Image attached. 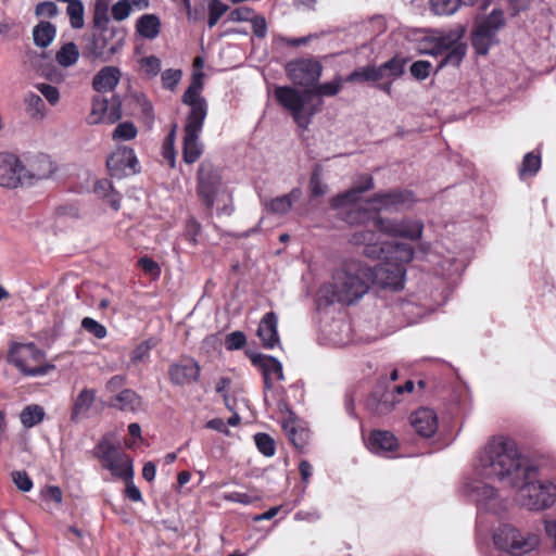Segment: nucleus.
Segmentation results:
<instances>
[{"label": "nucleus", "mask_w": 556, "mask_h": 556, "mask_svg": "<svg viewBox=\"0 0 556 556\" xmlns=\"http://www.w3.org/2000/svg\"><path fill=\"white\" fill-rule=\"evenodd\" d=\"M517 490L519 504L529 510H544L556 502V482L538 480V468L522 456L514 441L497 437L479 452L472 475L464 479L463 492L478 508L501 516L507 502L489 481Z\"/></svg>", "instance_id": "1"}, {"label": "nucleus", "mask_w": 556, "mask_h": 556, "mask_svg": "<svg viewBox=\"0 0 556 556\" xmlns=\"http://www.w3.org/2000/svg\"><path fill=\"white\" fill-rule=\"evenodd\" d=\"M351 242L364 245V254L374 260L383 258V262L370 267L369 281L382 288L401 290L404 287L406 275L405 265L414 257L410 244L399 242H384L381 235L372 230L355 231Z\"/></svg>", "instance_id": "2"}, {"label": "nucleus", "mask_w": 556, "mask_h": 556, "mask_svg": "<svg viewBox=\"0 0 556 556\" xmlns=\"http://www.w3.org/2000/svg\"><path fill=\"white\" fill-rule=\"evenodd\" d=\"M374 188V179L369 175H361L355 186L331 199L333 208L344 210V219L346 223L366 224L372 220V225L381 233L390 237H402L410 240H417L422 235L424 225L419 220H393L376 217L371 212L370 204L367 201L361 202L362 194Z\"/></svg>", "instance_id": "3"}, {"label": "nucleus", "mask_w": 556, "mask_h": 556, "mask_svg": "<svg viewBox=\"0 0 556 556\" xmlns=\"http://www.w3.org/2000/svg\"><path fill=\"white\" fill-rule=\"evenodd\" d=\"M370 267L357 260H346L336 270L333 281L323 286L317 293V304L330 305L334 302L351 305L368 291Z\"/></svg>", "instance_id": "4"}, {"label": "nucleus", "mask_w": 556, "mask_h": 556, "mask_svg": "<svg viewBox=\"0 0 556 556\" xmlns=\"http://www.w3.org/2000/svg\"><path fill=\"white\" fill-rule=\"evenodd\" d=\"M343 81L341 77H337L333 81L318 85L314 90L307 89L303 91L288 86L276 87L275 98L285 110L291 113L295 124L305 129L323 105V100H315V97H333L338 94L342 89Z\"/></svg>", "instance_id": "5"}, {"label": "nucleus", "mask_w": 556, "mask_h": 556, "mask_svg": "<svg viewBox=\"0 0 556 556\" xmlns=\"http://www.w3.org/2000/svg\"><path fill=\"white\" fill-rule=\"evenodd\" d=\"M202 88L200 76L194 77L182 96V103L190 108L184 126L182 142V159L187 164L195 163L204 150L200 135L207 116V102L201 96Z\"/></svg>", "instance_id": "6"}, {"label": "nucleus", "mask_w": 556, "mask_h": 556, "mask_svg": "<svg viewBox=\"0 0 556 556\" xmlns=\"http://www.w3.org/2000/svg\"><path fill=\"white\" fill-rule=\"evenodd\" d=\"M45 358V352L31 342H13L8 353V362L15 366L24 376L29 377L46 376L55 368L53 364H41Z\"/></svg>", "instance_id": "7"}, {"label": "nucleus", "mask_w": 556, "mask_h": 556, "mask_svg": "<svg viewBox=\"0 0 556 556\" xmlns=\"http://www.w3.org/2000/svg\"><path fill=\"white\" fill-rule=\"evenodd\" d=\"M494 546L509 556H522L534 551L540 543L536 534L503 523L493 532Z\"/></svg>", "instance_id": "8"}, {"label": "nucleus", "mask_w": 556, "mask_h": 556, "mask_svg": "<svg viewBox=\"0 0 556 556\" xmlns=\"http://www.w3.org/2000/svg\"><path fill=\"white\" fill-rule=\"evenodd\" d=\"M126 29L121 26L96 29L87 43V54L101 62H110L125 45Z\"/></svg>", "instance_id": "9"}, {"label": "nucleus", "mask_w": 556, "mask_h": 556, "mask_svg": "<svg viewBox=\"0 0 556 556\" xmlns=\"http://www.w3.org/2000/svg\"><path fill=\"white\" fill-rule=\"evenodd\" d=\"M504 12L493 9L489 15L476 22L471 31V45L479 55H486L498 43L497 34L505 26Z\"/></svg>", "instance_id": "10"}, {"label": "nucleus", "mask_w": 556, "mask_h": 556, "mask_svg": "<svg viewBox=\"0 0 556 556\" xmlns=\"http://www.w3.org/2000/svg\"><path fill=\"white\" fill-rule=\"evenodd\" d=\"M465 34L463 27L441 33L434 38L433 47L426 52L432 55H441L438 67L445 65L458 66L466 55L467 47L462 42Z\"/></svg>", "instance_id": "11"}, {"label": "nucleus", "mask_w": 556, "mask_h": 556, "mask_svg": "<svg viewBox=\"0 0 556 556\" xmlns=\"http://www.w3.org/2000/svg\"><path fill=\"white\" fill-rule=\"evenodd\" d=\"M94 456L104 469L122 480L134 479L132 459L122 453L108 437H103L94 448Z\"/></svg>", "instance_id": "12"}, {"label": "nucleus", "mask_w": 556, "mask_h": 556, "mask_svg": "<svg viewBox=\"0 0 556 556\" xmlns=\"http://www.w3.org/2000/svg\"><path fill=\"white\" fill-rule=\"evenodd\" d=\"M197 193L207 210H212L216 197L223 190L219 169L211 162L204 161L200 164L197 173Z\"/></svg>", "instance_id": "13"}, {"label": "nucleus", "mask_w": 556, "mask_h": 556, "mask_svg": "<svg viewBox=\"0 0 556 556\" xmlns=\"http://www.w3.org/2000/svg\"><path fill=\"white\" fill-rule=\"evenodd\" d=\"M323 66L314 59H300L289 62L287 73L289 78L299 86L315 85L321 76Z\"/></svg>", "instance_id": "14"}, {"label": "nucleus", "mask_w": 556, "mask_h": 556, "mask_svg": "<svg viewBox=\"0 0 556 556\" xmlns=\"http://www.w3.org/2000/svg\"><path fill=\"white\" fill-rule=\"evenodd\" d=\"M122 117V104L118 97L111 100L103 96H97L92 100L91 112L88 116L89 124H114Z\"/></svg>", "instance_id": "15"}, {"label": "nucleus", "mask_w": 556, "mask_h": 556, "mask_svg": "<svg viewBox=\"0 0 556 556\" xmlns=\"http://www.w3.org/2000/svg\"><path fill=\"white\" fill-rule=\"evenodd\" d=\"M414 194L408 190H393L384 193H376L367 204H370L371 212L376 217L377 212L382 210H404L412 206L414 203Z\"/></svg>", "instance_id": "16"}, {"label": "nucleus", "mask_w": 556, "mask_h": 556, "mask_svg": "<svg viewBox=\"0 0 556 556\" xmlns=\"http://www.w3.org/2000/svg\"><path fill=\"white\" fill-rule=\"evenodd\" d=\"M138 160L132 149L118 148L106 159V166L112 176L122 178L137 172Z\"/></svg>", "instance_id": "17"}, {"label": "nucleus", "mask_w": 556, "mask_h": 556, "mask_svg": "<svg viewBox=\"0 0 556 556\" xmlns=\"http://www.w3.org/2000/svg\"><path fill=\"white\" fill-rule=\"evenodd\" d=\"M400 401L401 399L397 391H395V386L384 387L382 383H379L367 399L366 406L374 414L384 415Z\"/></svg>", "instance_id": "18"}, {"label": "nucleus", "mask_w": 556, "mask_h": 556, "mask_svg": "<svg viewBox=\"0 0 556 556\" xmlns=\"http://www.w3.org/2000/svg\"><path fill=\"white\" fill-rule=\"evenodd\" d=\"M24 165L14 154L0 153V186L16 188L24 185Z\"/></svg>", "instance_id": "19"}, {"label": "nucleus", "mask_w": 556, "mask_h": 556, "mask_svg": "<svg viewBox=\"0 0 556 556\" xmlns=\"http://www.w3.org/2000/svg\"><path fill=\"white\" fill-rule=\"evenodd\" d=\"M200 366L193 358H181L168 367V377L175 386L197 382L200 378Z\"/></svg>", "instance_id": "20"}, {"label": "nucleus", "mask_w": 556, "mask_h": 556, "mask_svg": "<svg viewBox=\"0 0 556 556\" xmlns=\"http://www.w3.org/2000/svg\"><path fill=\"white\" fill-rule=\"evenodd\" d=\"M279 409L288 413V416L282 420L281 426L289 441L294 445V447L299 450L304 448L309 438L308 430L294 417L293 413L285 402L279 403Z\"/></svg>", "instance_id": "21"}, {"label": "nucleus", "mask_w": 556, "mask_h": 556, "mask_svg": "<svg viewBox=\"0 0 556 556\" xmlns=\"http://www.w3.org/2000/svg\"><path fill=\"white\" fill-rule=\"evenodd\" d=\"M53 172L54 166L48 155H36L28 160L26 166L24 165V185H33L38 180L47 179L53 174Z\"/></svg>", "instance_id": "22"}, {"label": "nucleus", "mask_w": 556, "mask_h": 556, "mask_svg": "<svg viewBox=\"0 0 556 556\" xmlns=\"http://www.w3.org/2000/svg\"><path fill=\"white\" fill-rule=\"evenodd\" d=\"M409 421L416 433L422 438H431L438 430V416L428 407H420L412 413Z\"/></svg>", "instance_id": "23"}, {"label": "nucleus", "mask_w": 556, "mask_h": 556, "mask_svg": "<svg viewBox=\"0 0 556 556\" xmlns=\"http://www.w3.org/2000/svg\"><path fill=\"white\" fill-rule=\"evenodd\" d=\"M278 316L274 312L266 313L260 321L257 337L265 349H274L280 344L278 334Z\"/></svg>", "instance_id": "24"}, {"label": "nucleus", "mask_w": 556, "mask_h": 556, "mask_svg": "<svg viewBox=\"0 0 556 556\" xmlns=\"http://www.w3.org/2000/svg\"><path fill=\"white\" fill-rule=\"evenodd\" d=\"M97 393L92 389L85 388L73 401L71 409V421L74 424L80 422L89 416V410L94 404Z\"/></svg>", "instance_id": "25"}, {"label": "nucleus", "mask_w": 556, "mask_h": 556, "mask_svg": "<svg viewBox=\"0 0 556 556\" xmlns=\"http://www.w3.org/2000/svg\"><path fill=\"white\" fill-rule=\"evenodd\" d=\"M122 77V72L116 66L102 67L92 78V88L99 92L113 91L118 85Z\"/></svg>", "instance_id": "26"}, {"label": "nucleus", "mask_w": 556, "mask_h": 556, "mask_svg": "<svg viewBox=\"0 0 556 556\" xmlns=\"http://www.w3.org/2000/svg\"><path fill=\"white\" fill-rule=\"evenodd\" d=\"M368 448L377 455H387L394 451L399 443L397 439L389 431H372L367 442Z\"/></svg>", "instance_id": "27"}, {"label": "nucleus", "mask_w": 556, "mask_h": 556, "mask_svg": "<svg viewBox=\"0 0 556 556\" xmlns=\"http://www.w3.org/2000/svg\"><path fill=\"white\" fill-rule=\"evenodd\" d=\"M251 361L262 370L263 377H270L279 381L285 379L282 364L276 357L256 354L251 356Z\"/></svg>", "instance_id": "28"}, {"label": "nucleus", "mask_w": 556, "mask_h": 556, "mask_svg": "<svg viewBox=\"0 0 556 556\" xmlns=\"http://www.w3.org/2000/svg\"><path fill=\"white\" fill-rule=\"evenodd\" d=\"M302 197L300 188H293L289 193L269 200L266 208L277 215H285L292 208L294 202Z\"/></svg>", "instance_id": "29"}, {"label": "nucleus", "mask_w": 556, "mask_h": 556, "mask_svg": "<svg viewBox=\"0 0 556 556\" xmlns=\"http://www.w3.org/2000/svg\"><path fill=\"white\" fill-rule=\"evenodd\" d=\"M137 31L147 39H154L160 34L161 22L154 14H144L137 22Z\"/></svg>", "instance_id": "30"}, {"label": "nucleus", "mask_w": 556, "mask_h": 556, "mask_svg": "<svg viewBox=\"0 0 556 556\" xmlns=\"http://www.w3.org/2000/svg\"><path fill=\"white\" fill-rule=\"evenodd\" d=\"M55 26L50 22L42 21L33 29V39L37 47L47 48L54 39Z\"/></svg>", "instance_id": "31"}, {"label": "nucleus", "mask_w": 556, "mask_h": 556, "mask_svg": "<svg viewBox=\"0 0 556 556\" xmlns=\"http://www.w3.org/2000/svg\"><path fill=\"white\" fill-rule=\"evenodd\" d=\"M79 50L76 43L66 42L64 43L55 54V61L62 67H70L77 63L79 59Z\"/></svg>", "instance_id": "32"}, {"label": "nucleus", "mask_w": 556, "mask_h": 556, "mask_svg": "<svg viewBox=\"0 0 556 556\" xmlns=\"http://www.w3.org/2000/svg\"><path fill=\"white\" fill-rule=\"evenodd\" d=\"M46 413L42 406L31 404L20 414V419L25 428H33L45 419Z\"/></svg>", "instance_id": "33"}, {"label": "nucleus", "mask_w": 556, "mask_h": 556, "mask_svg": "<svg viewBox=\"0 0 556 556\" xmlns=\"http://www.w3.org/2000/svg\"><path fill=\"white\" fill-rule=\"evenodd\" d=\"M111 0H96L92 23L94 29L98 28H109L110 25V16H109V8Z\"/></svg>", "instance_id": "34"}, {"label": "nucleus", "mask_w": 556, "mask_h": 556, "mask_svg": "<svg viewBox=\"0 0 556 556\" xmlns=\"http://www.w3.org/2000/svg\"><path fill=\"white\" fill-rule=\"evenodd\" d=\"M383 78V74L381 70H378L375 66H368L364 68L356 70L352 72L344 81L355 83V81H376Z\"/></svg>", "instance_id": "35"}, {"label": "nucleus", "mask_w": 556, "mask_h": 556, "mask_svg": "<svg viewBox=\"0 0 556 556\" xmlns=\"http://www.w3.org/2000/svg\"><path fill=\"white\" fill-rule=\"evenodd\" d=\"M117 404H114L123 410H137L140 407V397L130 389H125L116 395Z\"/></svg>", "instance_id": "36"}, {"label": "nucleus", "mask_w": 556, "mask_h": 556, "mask_svg": "<svg viewBox=\"0 0 556 556\" xmlns=\"http://www.w3.org/2000/svg\"><path fill=\"white\" fill-rule=\"evenodd\" d=\"M66 13L70 17L71 26L74 29H80L85 25V8L80 0L67 2Z\"/></svg>", "instance_id": "37"}, {"label": "nucleus", "mask_w": 556, "mask_h": 556, "mask_svg": "<svg viewBox=\"0 0 556 556\" xmlns=\"http://www.w3.org/2000/svg\"><path fill=\"white\" fill-rule=\"evenodd\" d=\"M63 333V321L58 319L52 326L41 329L36 338L45 345H51Z\"/></svg>", "instance_id": "38"}, {"label": "nucleus", "mask_w": 556, "mask_h": 556, "mask_svg": "<svg viewBox=\"0 0 556 556\" xmlns=\"http://www.w3.org/2000/svg\"><path fill=\"white\" fill-rule=\"evenodd\" d=\"M328 187L321 180V168L316 166L309 178V192L313 198H318L326 194Z\"/></svg>", "instance_id": "39"}, {"label": "nucleus", "mask_w": 556, "mask_h": 556, "mask_svg": "<svg viewBox=\"0 0 556 556\" xmlns=\"http://www.w3.org/2000/svg\"><path fill=\"white\" fill-rule=\"evenodd\" d=\"M430 3L438 15H451L459 9V0H430Z\"/></svg>", "instance_id": "40"}, {"label": "nucleus", "mask_w": 556, "mask_h": 556, "mask_svg": "<svg viewBox=\"0 0 556 556\" xmlns=\"http://www.w3.org/2000/svg\"><path fill=\"white\" fill-rule=\"evenodd\" d=\"M254 441L257 450L266 457H270L275 454L276 445L275 441L266 433H256Z\"/></svg>", "instance_id": "41"}, {"label": "nucleus", "mask_w": 556, "mask_h": 556, "mask_svg": "<svg viewBox=\"0 0 556 556\" xmlns=\"http://www.w3.org/2000/svg\"><path fill=\"white\" fill-rule=\"evenodd\" d=\"M228 5L219 0H212L208 4V20L207 25L213 28L218 20L227 12Z\"/></svg>", "instance_id": "42"}, {"label": "nucleus", "mask_w": 556, "mask_h": 556, "mask_svg": "<svg viewBox=\"0 0 556 556\" xmlns=\"http://www.w3.org/2000/svg\"><path fill=\"white\" fill-rule=\"evenodd\" d=\"M81 328L97 339H104L108 334L106 328L91 317L83 318Z\"/></svg>", "instance_id": "43"}, {"label": "nucleus", "mask_w": 556, "mask_h": 556, "mask_svg": "<svg viewBox=\"0 0 556 556\" xmlns=\"http://www.w3.org/2000/svg\"><path fill=\"white\" fill-rule=\"evenodd\" d=\"M540 166L541 157L538 154H534L533 152H529L523 157L520 174L534 175L540 169Z\"/></svg>", "instance_id": "44"}, {"label": "nucleus", "mask_w": 556, "mask_h": 556, "mask_svg": "<svg viewBox=\"0 0 556 556\" xmlns=\"http://www.w3.org/2000/svg\"><path fill=\"white\" fill-rule=\"evenodd\" d=\"M25 103L27 105V109L29 110V113L33 117L36 116H43V109L45 103L43 100L35 93H28L25 98Z\"/></svg>", "instance_id": "45"}, {"label": "nucleus", "mask_w": 556, "mask_h": 556, "mask_svg": "<svg viewBox=\"0 0 556 556\" xmlns=\"http://www.w3.org/2000/svg\"><path fill=\"white\" fill-rule=\"evenodd\" d=\"M137 135V129L135 125L130 122H124L117 125L114 129L113 138L121 140H130L134 139Z\"/></svg>", "instance_id": "46"}, {"label": "nucleus", "mask_w": 556, "mask_h": 556, "mask_svg": "<svg viewBox=\"0 0 556 556\" xmlns=\"http://www.w3.org/2000/svg\"><path fill=\"white\" fill-rule=\"evenodd\" d=\"M140 66L150 76H156L161 71V60L155 55L144 56L140 60Z\"/></svg>", "instance_id": "47"}, {"label": "nucleus", "mask_w": 556, "mask_h": 556, "mask_svg": "<svg viewBox=\"0 0 556 556\" xmlns=\"http://www.w3.org/2000/svg\"><path fill=\"white\" fill-rule=\"evenodd\" d=\"M432 64L429 61L420 60L410 65V74L418 80H424L430 75Z\"/></svg>", "instance_id": "48"}, {"label": "nucleus", "mask_w": 556, "mask_h": 556, "mask_svg": "<svg viewBox=\"0 0 556 556\" xmlns=\"http://www.w3.org/2000/svg\"><path fill=\"white\" fill-rule=\"evenodd\" d=\"M201 232V225L200 223L194 218L190 217L186 222L185 227V239L189 241L192 245H195L198 243V236Z\"/></svg>", "instance_id": "49"}, {"label": "nucleus", "mask_w": 556, "mask_h": 556, "mask_svg": "<svg viewBox=\"0 0 556 556\" xmlns=\"http://www.w3.org/2000/svg\"><path fill=\"white\" fill-rule=\"evenodd\" d=\"M247 343V337L242 331H233L226 336L225 346L228 351L242 349Z\"/></svg>", "instance_id": "50"}, {"label": "nucleus", "mask_w": 556, "mask_h": 556, "mask_svg": "<svg viewBox=\"0 0 556 556\" xmlns=\"http://www.w3.org/2000/svg\"><path fill=\"white\" fill-rule=\"evenodd\" d=\"M152 348L153 344L150 341H143L138 344L130 354L131 362L135 364L144 362L149 357Z\"/></svg>", "instance_id": "51"}, {"label": "nucleus", "mask_w": 556, "mask_h": 556, "mask_svg": "<svg viewBox=\"0 0 556 556\" xmlns=\"http://www.w3.org/2000/svg\"><path fill=\"white\" fill-rule=\"evenodd\" d=\"M12 480L16 488L22 492H29L33 489V481L24 470L13 471Z\"/></svg>", "instance_id": "52"}, {"label": "nucleus", "mask_w": 556, "mask_h": 556, "mask_svg": "<svg viewBox=\"0 0 556 556\" xmlns=\"http://www.w3.org/2000/svg\"><path fill=\"white\" fill-rule=\"evenodd\" d=\"M223 498L227 502L240 503L243 505H250L258 501V496L241 492L224 493Z\"/></svg>", "instance_id": "53"}, {"label": "nucleus", "mask_w": 556, "mask_h": 556, "mask_svg": "<svg viewBox=\"0 0 556 556\" xmlns=\"http://www.w3.org/2000/svg\"><path fill=\"white\" fill-rule=\"evenodd\" d=\"M180 70H166L162 74V83L165 89L174 90L181 78Z\"/></svg>", "instance_id": "54"}, {"label": "nucleus", "mask_w": 556, "mask_h": 556, "mask_svg": "<svg viewBox=\"0 0 556 556\" xmlns=\"http://www.w3.org/2000/svg\"><path fill=\"white\" fill-rule=\"evenodd\" d=\"M377 68L381 70L383 77L386 76L387 72L389 73L390 76L393 77H399L404 72L403 62L396 59H392Z\"/></svg>", "instance_id": "55"}, {"label": "nucleus", "mask_w": 556, "mask_h": 556, "mask_svg": "<svg viewBox=\"0 0 556 556\" xmlns=\"http://www.w3.org/2000/svg\"><path fill=\"white\" fill-rule=\"evenodd\" d=\"M131 12L130 4L127 0H118L112 7V16L116 21H124Z\"/></svg>", "instance_id": "56"}, {"label": "nucleus", "mask_w": 556, "mask_h": 556, "mask_svg": "<svg viewBox=\"0 0 556 556\" xmlns=\"http://www.w3.org/2000/svg\"><path fill=\"white\" fill-rule=\"evenodd\" d=\"M36 88L50 104L54 105L59 102L60 92L56 87L47 84H38Z\"/></svg>", "instance_id": "57"}, {"label": "nucleus", "mask_w": 556, "mask_h": 556, "mask_svg": "<svg viewBox=\"0 0 556 556\" xmlns=\"http://www.w3.org/2000/svg\"><path fill=\"white\" fill-rule=\"evenodd\" d=\"M253 17V10L249 7H240L233 9L228 14L227 18L230 22H248Z\"/></svg>", "instance_id": "58"}, {"label": "nucleus", "mask_w": 556, "mask_h": 556, "mask_svg": "<svg viewBox=\"0 0 556 556\" xmlns=\"http://www.w3.org/2000/svg\"><path fill=\"white\" fill-rule=\"evenodd\" d=\"M58 14V7L52 1H43L37 4L36 15L43 17H53Z\"/></svg>", "instance_id": "59"}, {"label": "nucleus", "mask_w": 556, "mask_h": 556, "mask_svg": "<svg viewBox=\"0 0 556 556\" xmlns=\"http://www.w3.org/2000/svg\"><path fill=\"white\" fill-rule=\"evenodd\" d=\"M253 33L258 38H264L267 34V23L263 16H254L251 18Z\"/></svg>", "instance_id": "60"}, {"label": "nucleus", "mask_w": 556, "mask_h": 556, "mask_svg": "<svg viewBox=\"0 0 556 556\" xmlns=\"http://www.w3.org/2000/svg\"><path fill=\"white\" fill-rule=\"evenodd\" d=\"M126 482L125 495L132 502H141L142 495L140 490L135 485L132 479L124 480Z\"/></svg>", "instance_id": "61"}, {"label": "nucleus", "mask_w": 556, "mask_h": 556, "mask_svg": "<svg viewBox=\"0 0 556 556\" xmlns=\"http://www.w3.org/2000/svg\"><path fill=\"white\" fill-rule=\"evenodd\" d=\"M139 265L142 268L144 273H148L150 275H159L160 274V267L159 265L149 257H141L139 260Z\"/></svg>", "instance_id": "62"}, {"label": "nucleus", "mask_w": 556, "mask_h": 556, "mask_svg": "<svg viewBox=\"0 0 556 556\" xmlns=\"http://www.w3.org/2000/svg\"><path fill=\"white\" fill-rule=\"evenodd\" d=\"M300 475L302 481L307 484L308 480L313 473V467L307 460H302L299 465Z\"/></svg>", "instance_id": "63"}, {"label": "nucleus", "mask_w": 556, "mask_h": 556, "mask_svg": "<svg viewBox=\"0 0 556 556\" xmlns=\"http://www.w3.org/2000/svg\"><path fill=\"white\" fill-rule=\"evenodd\" d=\"M545 531L549 540L553 541L554 548L556 549V519L545 520Z\"/></svg>", "instance_id": "64"}]
</instances>
